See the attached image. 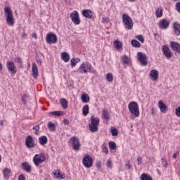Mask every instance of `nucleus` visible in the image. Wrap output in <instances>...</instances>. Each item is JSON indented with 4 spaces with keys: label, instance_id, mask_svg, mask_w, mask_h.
Here are the masks:
<instances>
[{
    "label": "nucleus",
    "instance_id": "nucleus-14",
    "mask_svg": "<svg viewBox=\"0 0 180 180\" xmlns=\"http://www.w3.org/2000/svg\"><path fill=\"white\" fill-rule=\"evenodd\" d=\"M162 51L164 56H165V57L167 58L168 59L172 57V53H171V51H169V48L168 47V46L163 45L162 48Z\"/></svg>",
    "mask_w": 180,
    "mask_h": 180
},
{
    "label": "nucleus",
    "instance_id": "nucleus-42",
    "mask_svg": "<svg viewBox=\"0 0 180 180\" xmlns=\"http://www.w3.org/2000/svg\"><path fill=\"white\" fill-rule=\"evenodd\" d=\"M109 147L110 150H116V148H117L116 143L113 141L109 142Z\"/></svg>",
    "mask_w": 180,
    "mask_h": 180
},
{
    "label": "nucleus",
    "instance_id": "nucleus-13",
    "mask_svg": "<svg viewBox=\"0 0 180 180\" xmlns=\"http://www.w3.org/2000/svg\"><path fill=\"white\" fill-rule=\"evenodd\" d=\"M53 174L58 179H65V174L60 169L53 170Z\"/></svg>",
    "mask_w": 180,
    "mask_h": 180
},
{
    "label": "nucleus",
    "instance_id": "nucleus-28",
    "mask_svg": "<svg viewBox=\"0 0 180 180\" xmlns=\"http://www.w3.org/2000/svg\"><path fill=\"white\" fill-rule=\"evenodd\" d=\"M99 118L97 117H95V115H91V123L93 124H96V126H99Z\"/></svg>",
    "mask_w": 180,
    "mask_h": 180
},
{
    "label": "nucleus",
    "instance_id": "nucleus-34",
    "mask_svg": "<svg viewBox=\"0 0 180 180\" xmlns=\"http://www.w3.org/2000/svg\"><path fill=\"white\" fill-rule=\"evenodd\" d=\"M82 101L83 103H88V102H89V96H88L86 94H82Z\"/></svg>",
    "mask_w": 180,
    "mask_h": 180
},
{
    "label": "nucleus",
    "instance_id": "nucleus-37",
    "mask_svg": "<svg viewBox=\"0 0 180 180\" xmlns=\"http://www.w3.org/2000/svg\"><path fill=\"white\" fill-rule=\"evenodd\" d=\"M162 7H159L155 11V15L157 18H162Z\"/></svg>",
    "mask_w": 180,
    "mask_h": 180
},
{
    "label": "nucleus",
    "instance_id": "nucleus-8",
    "mask_svg": "<svg viewBox=\"0 0 180 180\" xmlns=\"http://www.w3.org/2000/svg\"><path fill=\"white\" fill-rule=\"evenodd\" d=\"M70 19L74 25H79L81 23V20L79 19V14L78 11H73L70 14Z\"/></svg>",
    "mask_w": 180,
    "mask_h": 180
},
{
    "label": "nucleus",
    "instance_id": "nucleus-2",
    "mask_svg": "<svg viewBox=\"0 0 180 180\" xmlns=\"http://www.w3.org/2000/svg\"><path fill=\"white\" fill-rule=\"evenodd\" d=\"M4 15L6 17V22L7 25H8V26H13L15 25V18H13V13H12L11 7H5Z\"/></svg>",
    "mask_w": 180,
    "mask_h": 180
},
{
    "label": "nucleus",
    "instance_id": "nucleus-48",
    "mask_svg": "<svg viewBox=\"0 0 180 180\" xmlns=\"http://www.w3.org/2000/svg\"><path fill=\"white\" fill-rule=\"evenodd\" d=\"M162 164L163 167L165 168L168 167V162H167V160H165L164 158H162Z\"/></svg>",
    "mask_w": 180,
    "mask_h": 180
},
{
    "label": "nucleus",
    "instance_id": "nucleus-9",
    "mask_svg": "<svg viewBox=\"0 0 180 180\" xmlns=\"http://www.w3.org/2000/svg\"><path fill=\"white\" fill-rule=\"evenodd\" d=\"M72 143L73 150L75 151H79L81 149V143H79V139L78 137L74 136L70 139Z\"/></svg>",
    "mask_w": 180,
    "mask_h": 180
},
{
    "label": "nucleus",
    "instance_id": "nucleus-51",
    "mask_svg": "<svg viewBox=\"0 0 180 180\" xmlns=\"http://www.w3.org/2000/svg\"><path fill=\"white\" fill-rule=\"evenodd\" d=\"M15 63H18V64H22V58L18 57L15 59Z\"/></svg>",
    "mask_w": 180,
    "mask_h": 180
},
{
    "label": "nucleus",
    "instance_id": "nucleus-55",
    "mask_svg": "<svg viewBox=\"0 0 180 180\" xmlns=\"http://www.w3.org/2000/svg\"><path fill=\"white\" fill-rule=\"evenodd\" d=\"M179 152H176L173 155V158H177L179 157Z\"/></svg>",
    "mask_w": 180,
    "mask_h": 180
},
{
    "label": "nucleus",
    "instance_id": "nucleus-41",
    "mask_svg": "<svg viewBox=\"0 0 180 180\" xmlns=\"http://www.w3.org/2000/svg\"><path fill=\"white\" fill-rule=\"evenodd\" d=\"M131 44L134 47H140L141 46V44H140V42H139L136 39H133L131 41Z\"/></svg>",
    "mask_w": 180,
    "mask_h": 180
},
{
    "label": "nucleus",
    "instance_id": "nucleus-7",
    "mask_svg": "<svg viewBox=\"0 0 180 180\" xmlns=\"http://www.w3.org/2000/svg\"><path fill=\"white\" fill-rule=\"evenodd\" d=\"M82 162L86 168H91L94 164V160L89 155H85L82 159Z\"/></svg>",
    "mask_w": 180,
    "mask_h": 180
},
{
    "label": "nucleus",
    "instance_id": "nucleus-26",
    "mask_svg": "<svg viewBox=\"0 0 180 180\" xmlns=\"http://www.w3.org/2000/svg\"><path fill=\"white\" fill-rule=\"evenodd\" d=\"M114 47L117 50H120V49H122V47H123V44L122 43V41H120L119 40H115L114 41Z\"/></svg>",
    "mask_w": 180,
    "mask_h": 180
},
{
    "label": "nucleus",
    "instance_id": "nucleus-62",
    "mask_svg": "<svg viewBox=\"0 0 180 180\" xmlns=\"http://www.w3.org/2000/svg\"><path fill=\"white\" fill-rule=\"evenodd\" d=\"M0 126H4V120H0Z\"/></svg>",
    "mask_w": 180,
    "mask_h": 180
},
{
    "label": "nucleus",
    "instance_id": "nucleus-30",
    "mask_svg": "<svg viewBox=\"0 0 180 180\" xmlns=\"http://www.w3.org/2000/svg\"><path fill=\"white\" fill-rule=\"evenodd\" d=\"M141 180H153V177L146 173H143L141 176Z\"/></svg>",
    "mask_w": 180,
    "mask_h": 180
},
{
    "label": "nucleus",
    "instance_id": "nucleus-22",
    "mask_svg": "<svg viewBox=\"0 0 180 180\" xmlns=\"http://www.w3.org/2000/svg\"><path fill=\"white\" fill-rule=\"evenodd\" d=\"M173 29L176 36H179L180 34V25L178 22H174L173 25Z\"/></svg>",
    "mask_w": 180,
    "mask_h": 180
},
{
    "label": "nucleus",
    "instance_id": "nucleus-38",
    "mask_svg": "<svg viewBox=\"0 0 180 180\" xmlns=\"http://www.w3.org/2000/svg\"><path fill=\"white\" fill-rule=\"evenodd\" d=\"M106 81L108 82H113V74L112 73H108L105 76Z\"/></svg>",
    "mask_w": 180,
    "mask_h": 180
},
{
    "label": "nucleus",
    "instance_id": "nucleus-47",
    "mask_svg": "<svg viewBox=\"0 0 180 180\" xmlns=\"http://www.w3.org/2000/svg\"><path fill=\"white\" fill-rule=\"evenodd\" d=\"M136 39L141 41V43H144V37H143V35H139L136 37Z\"/></svg>",
    "mask_w": 180,
    "mask_h": 180
},
{
    "label": "nucleus",
    "instance_id": "nucleus-27",
    "mask_svg": "<svg viewBox=\"0 0 180 180\" xmlns=\"http://www.w3.org/2000/svg\"><path fill=\"white\" fill-rule=\"evenodd\" d=\"M89 129L90 130V131H92V133H95L98 131V125L90 123L89 125Z\"/></svg>",
    "mask_w": 180,
    "mask_h": 180
},
{
    "label": "nucleus",
    "instance_id": "nucleus-56",
    "mask_svg": "<svg viewBox=\"0 0 180 180\" xmlns=\"http://www.w3.org/2000/svg\"><path fill=\"white\" fill-rule=\"evenodd\" d=\"M137 162H138V165H140L141 164V158H137Z\"/></svg>",
    "mask_w": 180,
    "mask_h": 180
},
{
    "label": "nucleus",
    "instance_id": "nucleus-1",
    "mask_svg": "<svg viewBox=\"0 0 180 180\" xmlns=\"http://www.w3.org/2000/svg\"><path fill=\"white\" fill-rule=\"evenodd\" d=\"M77 72H80V74H87V72L96 74V70L92 68V65L89 62H84L80 65L77 70Z\"/></svg>",
    "mask_w": 180,
    "mask_h": 180
},
{
    "label": "nucleus",
    "instance_id": "nucleus-59",
    "mask_svg": "<svg viewBox=\"0 0 180 180\" xmlns=\"http://www.w3.org/2000/svg\"><path fill=\"white\" fill-rule=\"evenodd\" d=\"M32 37H33L34 39H37V34H36V33H33L32 34Z\"/></svg>",
    "mask_w": 180,
    "mask_h": 180
},
{
    "label": "nucleus",
    "instance_id": "nucleus-63",
    "mask_svg": "<svg viewBox=\"0 0 180 180\" xmlns=\"http://www.w3.org/2000/svg\"><path fill=\"white\" fill-rule=\"evenodd\" d=\"M3 67H2V63H0V70L2 71Z\"/></svg>",
    "mask_w": 180,
    "mask_h": 180
},
{
    "label": "nucleus",
    "instance_id": "nucleus-20",
    "mask_svg": "<svg viewBox=\"0 0 180 180\" xmlns=\"http://www.w3.org/2000/svg\"><path fill=\"white\" fill-rule=\"evenodd\" d=\"M150 77H151L153 81H157V79H158V71L152 70L150 72Z\"/></svg>",
    "mask_w": 180,
    "mask_h": 180
},
{
    "label": "nucleus",
    "instance_id": "nucleus-39",
    "mask_svg": "<svg viewBox=\"0 0 180 180\" xmlns=\"http://www.w3.org/2000/svg\"><path fill=\"white\" fill-rule=\"evenodd\" d=\"M110 133L113 136H117L118 134L117 129H116V127H112L110 129Z\"/></svg>",
    "mask_w": 180,
    "mask_h": 180
},
{
    "label": "nucleus",
    "instance_id": "nucleus-31",
    "mask_svg": "<svg viewBox=\"0 0 180 180\" xmlns=\"http://www.w3.org/2000/svg\"><path fill=\"white\" fill-rule=\"evenodd\" d=\"M49 115H51L52 116L59 117L63 116L64 115V112L63 111H52L49 112Z\"/></svg>",
    "mask_w": 180,
    "mask_h": 180
},
{
    "label": "nucleus",
    "instance_id": "nucleus-33",
    "mask_svg": "<svg viewBox=\"0 0 180 180\" xmlns=\"http://www.w3.org/2000/svg\"><path fill=\"white\" fill-rule=\"evenodd\" d=\"M80 61H81V59H79V58H72L70 60L72 67H75V65H77V63H79Z\"/></svg>",
    "mask_w": 180,
    "mask_h": 180
},
{
    "label": "nucleus",
    "instance_id": "nucleus-17",
    "mask_svg": "<svg viewBox=\"0 0 180 180\" xmlns=\"http://www.w3.org/2000/svg\"><path fill=\"white\" fill-rule=\"evenodd\" d=\"M32 76L34 79H37V77H39V69L37 68V65L36 63H32Z\"/></svg>",
    "mask_w": 180,
    "mask_h": 180
},
{
    "label": "nucleus",
    "instance_id": "nucleus-61",
    "mask_svg": "<svg viewBox=\"0 0 180 180\" xmlns=\"http://www.w3.org/2000/svg\"><path fill=\"white\" fill-rule=\"evenodd\" d=\"M22 37H23V38H25V39H26V37H27V34H26V33H23V34H22Z\"/></svg>",
    "mask_w": 180,
    "mask_h": 180
},
{
    "label": "nucleus",
    "instance_id": "nucleus-50",
    "mask_svg": "<svg viewBox=\"0 0 180 180\" xmlns=\"http://www.w3.org/2000/svg\"><path fill=\"white\" fill-rule=\"evenodd\" d=\"M102 151L105 154H108V153H109L108 147H106V146L103 147Z\"/></svg>",
    "mask_w": 180,
    "mask_h": 180
},
{
    "label": "nucleus",
    "instance_id": "nucleus-12",
    "mask_svg": "<svg viewBox=\"0 0 180 180\" xmlns=\"http://www.w3.org/2000/svg\"><path fill=\"white\" fill-rule=\"evenodd\" d=\"M25 146L27 148H33L34 147V141L32 136L29 135L27 136L25 139Z\"/></svg>",
    "mask_w": 180,
    "mask_h": 180
},
{
    "label": "nucleus",
    "instance_id": "nucleus-46",
    "mask_svg": "<svg viewBox=\"0 0 180 180\" xmlns=\"http://www.w3.org/2000/svg\"><path fill=\"white\" fill-rule=\"evenodd\" d=\"M175 9L176 11H177V12L179 13H180V2H177L176 4H175Z\"/></svg>",
    "mask_w": 180,
    "mask_h": 180
},
{
    "label": "nucleus",
    "instance_id": "nucleus-45",
    "mask_svg": "<svg viewBox=\"0 0 180 180\" xmlns=\"http://www.w3.org/2000/svg\"><path fill=\"white\" fill-rule=\"evenodd\" d=\"M33 130H35V134H39V130H40V127L39 125H35L34 127H33Z\"/></svg>",
    "mask_w": 180,
    "mask_h": 180
},
{
    "label": "nucleus",
    "instance_id": "nucleus-35",
    "mask_svg": "<svg viewBox=\"0 0 180 180\" xmlns=\"http://www.w3.org/2000/svg\"><path fill=\"white\" fill-rule=\"evenodd\" d=\"M82 113L84 116H87L88 113H89V106L88 105H85L82 108Z\"/></svg>",
    "mask_w": 180,
    "mask_h": 180
},
{
    "label": "nucleus",
    "instance_id": "nucleus-16",
    "mask_svg": "<svg viewBox=\"0 0 180 180\" xmlns=\"http://www.w3.org/2000/svg\"><path fill=\"white\" fill-rule=\"evenodd\" d=\"M170 46H171V49L174 51H176L177 53H180V44H179V43L175 42V41H171L170 42Z\"/></svg>",
    "mask_w": 180,
    "mask_h": 180
},
{
    "label": "nucleus",
    "instance_id": "nucleus-21",
    "mask_svg": "<svg viewBox=\"0 0 180 180\" xmlns=\"http://www.w3.org/2000/svg\"><path fill=\"white\" fill-rule=\"evenodd\" d=\"M47 141H49V139L46 136H41L39 138V143L41 146H46V144H47Z\"/></svg>",
    "mask_w": 180,
    "mask_h": 180
},
{
    "label": "nucleus",
    "instance_id": "nucleus-18",
    "mask_svg": "<svg viewBox=\"0 0 180 180\" xmlns=\"http://www.w3.org/2000/svg\"><path fill=\"white\" fill-rule=\"evenodd\" d=\"M158 106L162 113H167V105L162 101H158Z\"/></svg>",
    "mask_w": 180,
    "mask_h": 180
},
{
    "label": "nucleus",
    "instance_id": "nucleus-49",
    "mask_svg": "<svg viewBox=\"0 0 180 180\" xmlns=\"http://www.w3.org/2000/svg\"><path fill=\"white\" fill-rule=\"evenodd\" d=\"M109 22V18L108 17H104L102 18V22L103 23H108Z\"/></svg>",
    "mask_w": 180,
    "mask_h": 180
},
{
    "label": "nucleus",
    "instance_id": "nucleus-58",
    "mask_svg": "<svg viewBox=\"0 0 180 180\" xmlns=\"http://www.w3.org/2000/svg\"><path fill=\"white\" fill-rule=\"evenodd\" d=\"M63 122L65 124H68L70 123V121L67 119H64L63 120Z\"/></svg>",
    "mask_w": 180,
    "mask_h": 180
},
{
    "label": "nucleus",
    "instance_id": "nucleus-32",
    "mask_svg": "<svg viewBox=\"0 0 180 180\" xmlns=\"http://www.w3.org/2000/svg\"><path fill=\"white\" fill-rule=\"evenodd\" d=\"M102 116H103V119H105V120H109V119H110L109 112H108V110L106 109L103 110Z\"/></svg>",
    "mask_w": 180,
    "mask_h": 180
},
{
    "label": "nucleus",
    "instance_id": "nucleus-25",
    "mask_svg": "<svg viewBox=\"0 0 180 180\" xmlns=\"http://www.w3.org/2000/svg\"><path fill=\"white\" fill-rule=\"evenodd\" d=\"M22 169L25 171V172H32V167L27 162L22 163Z\"/></svg>",
    "mask_w": 180,
    "mask_h": 180
},
{
    "label": "nucleus",
    "instance_id": "nucleus-6",
    "mask_svg": "<svg viewBox=\"0 0 180 180\" xmlns=\"http://www.w3.org/2000/svg\"><path fill=\"white\" fill-rule=\"evenodd\" d=\"M46 161V155L44 153L37 154L33 158V162L36 167Z\"/></svg>",
    "mask_w": 180,
    "mask_h": 180
},
{
    "label": "nucleus",
    "instance_id": "nucleus-23",
    "mask_svg": "<svg viewBox=\"0 0 180 180\" xmlns=\"http://www.w3.org/2000/svg\"><path fill=\"white\" fill-rule=\"evenodd\" d=\"M121 60H122L123 64H125L126 65H129V64H130V63L131 61L130 60V58H129L126 55H123L122 56H121Z\"/></svg>",
    "mask_w": 180,
    "mask_h": 180
},
{
    "label": "nucleus",
    "instance_id": "nucleus-4",
    "mask_svg": "<svg viewBox=\"0 0 180 180\" xmlns=\"http://www.w3.org/2000/svg\"><path fill=\"white\" fill-rule=\"evenodd\" d=\"M122 23L125 29L127 30H131L133 29V20L129 15H122Z\"/></svg>",
    "mask_w": 180,
    "mask_h": 180
},
{
    "label": "nucleus",
    "instance_id": "nucleus-60",
    "mask_svg": "<svg viewBox=\"0 0 180 180\" xmlns=\"http://www.w3.org/2000/svg\"><path fill=\"white\" fill-rule=\"evenodd\" d=\"M37 63L39 64V65H41V60L39 59H37Z\"/></svg>",
    "mask_w": 180,
    "mask_h": 180
},
{
    "label": "nucleus",
    "instance_id": "nucleus-36",
    "mask_svg": "<svg viewBox=\"0 0 180 180\" xmlns=\"http://www.w3.org/2000/svg\"><path fill=\"white\" fill-rule=\"evenodd\" d=\"M60 104L62 105V108L63 109H67V108H68V102L65 98L60 99Z\"/></svg>",
    "mask_w": 180,
    "mask_h": 180
},
{
    "label": "nucleus",
    "instance_id": "nucleus-40",
    "mask_svg": "<svg viewBox=\"0 0 180 180\" xmlns=\"http://www.w3.org/2000/svg\"><path fill=\"white\" fill-rule=\"evenodd\" d=\"M48 127L50 131H54L56 130V125L51 122L48 123Z\"/></svg>",
    "mask_w": 180,
    "mask_h": 180
},
{
    "label": "nucleus",
    "instance_id": "nucleus-57",
    "mask_svg": "<svg viewBox=\"0 0 180 180\" xmlns=\"http://www.w3.org/2000/svg\"><path fill=\"white\" fill-rule=\"evenodd\" d=\"M22 101L23 102V103H26L27 101H26V96H24L22 97Z\"/></svg>",
    "mask_w": 180,
    "mask_h": 180
},
{
    "label": "nucleus",
    "instance_id": "nucleus-19",
    "mask_svg": "<svg viewBox=\"0 0 180 180\" xmlns=\"http://www.w3.org/2000/svg\"><path fill=\"white\" fill-rule=\"evenodd\" d=\"M82 13L84 18H87V19H92L93 13L91 10H83Z\"/></svg>",
    "mask_w": 180,
    "mask_h": 180
},
{
    "label": "nucleus",
    "instance_id": "nucleus-15",
    "mask_svg": "<svg viewBox=\"0 0 180 180\" xmlns=\"http://www.w3.org/2000/svg\"><path fill=\"white\" fill-rule=\"evenodd\" d=\"M169 27V22H168V20H167L166 19H163L160 21L159 22L160 29L165 30V29H168Z\"/></svg>",
    "mask_w": 180,
    "mask_h": 180
},
{
    "label": "nucleus",
    "instance_id": "nucleus-53",
    "mask_svg": "<svg viewBox=\"0 0 180 180\" xmlns=\"http://www.w3.org/2000/svg\"><path fill=\"white\" fill-rule=\"evenodd\" d=\"M125 169H131V165H130V163L125 164Z\"/></svg>",
    "mask_w": 180,
    "mask_h": 180
},
{
    "label": "nucleus",
    "instance_id": "nucleus-64",
    "mask_svg": "<svg viewBox=\"0 0 180 180\" xmlns=\"http://www.w3.org/2000/svg\"><path fill=\"white\" fill-rule=\"evenodd\" d=\"M129 2H134L136 0H128Z\"/></svg>",
    "mask_w": 180,
    "mask_h": 180
},
{
    "label": "nucleus",
    "instance_id": "nucleus-10",
    "mask_svg": "<svg viewBox=\"0 0 180 180\" xmlns=\"http://www.w3.org/2000/svg\"><path fill=\"white\" fill-rule=\"evenodd\" d=\"M6 67L9 72L11 74H16L18 72V69L15 66V63L13 61L8 60L6 63Z\"/></svg>",
    "mask_w": 180,
    "mask_h": 180
},
{
    "label": "nucleus",
    "instance_id": "nucleus-43",
    "mask_svg": "<svg viewBox=\"0 0 180 180\" xmlns=\"http://www.w3.org/2000/svg\"><path fill=\"white\" fill-rule=\"evenodd\" d=\"M107 168H110V169H112L113 168V164L112 163V161L110 160H108L107 161Z\"/></svg>",
    "mask_w": 180,
    "mask_h": 180
},
{
    "label": "nucleus",
    "instance_id": "nucleus-11",
    "mask_svg": "<svg viewBox=\"0 0 180 180\" xmlns=\"http://www.w3.org/2000/svg\"><path fill=\"white\" fill-rule=\"evenodd\" d=\"M137 57H138L139 61H140L142 65H146L147 64V56H146L145 53L141 52H138Z\"/></svg>",
    "mask_w": 180,
    "mask_h": 180
},
{
    "label": "nucleus",
    "instance_id": "nucleus-24",
    "mask_svg": "<svg viewBox=\"0 0 180 180\" xmlns=\"http://www.w3.org/2000/svg\"><path fill=\"white\" fill-rule=\"evenodd\" d=\"M61 59L65 62V63H68L70 61V55L67 52H63L61 53Z\"/></svg>",
    "mask_w": 180,
    "mask_h": 180
},
{
    "label": "nucleus",
    "instance_id": "nucleus-29",
    "mask_svg": "<svg viewBox=\"0 0 180 180\" xmlns=\"http://www.w3.org/2000/svg\"><path fill=\"white\" fill-rule=\"evenodd\" d=\"M3 175L4 179H8L9 176H11V169L5 168L3 171Z\"/></svg>",
    "mask_w": 180,
    "mask_h": 180
},
{
    "label": "nucleus",
    "instance_id": "nucleus-44",
    "mask_svg": "<svg viewBox=\"0 0 180 180\" xmlns=\"http://www.w3.org/2000/svg\"><path fill=\"white\" fill-rule=\"evenodd\" d=\"M96 167L98 169H102V162L101 160L98 161L96 164Z\"/></svg>",
    "mask_w": 180,
    "mask_h": 180
},
{
    "label": "nucleus",
    "instance_id": "nucleus-52",
    "mask_svg": "<svg viewBox=\"0 0 180 180\" xmlns=\"http://www.w3.org/2000/svg\"><path fill=\"white\" fill-rule=\"evenodd\" d=\"M176 115L180 117V106L176 108Z\"/></svg>",
    "mask_w": 180,
    "mask_h": 180
},
{
    "label": "nucleus",
    "instance_id": "nucleus-5",
    "mask_svg": "<svg viewBox=\"0 0 180 180\" xmlns=\"http://www.w3.org/2000/svg\"><path fill=\"white\" fill-rule=\"evenodd\" d=\"M45 40L48 44H56L58 41V38L54 32L46 34Z\"/></svg>",
    "mask_w": 180,
    "mask_h": 180
},
{
    "label": "nucleus",
    "instance_id": "nucleus-54",
    "mask_svg": "<svg viewBox=\"0 0 180 180\" xmlns=\"http://www.w3.org/2000/svg\"><path fill=\"white\" fill-rule=\"evenodd\" d=\"M18 180H25V176L23 174H20L18 176Z\"/></svg>",
    "mask_w": 180,
    "mask_h": 180
},
{
    "label": "nucleus",
    "instance_id": "nucleus-3",
    "mask_svg": "<svg viewBox=\"0 0 180 180\" xmlns=\"http://www.w3.org/2000/svg\"><path fill=\"white\" fill-rule=\"evenodd\" d=\"M128 109L131 115L139 117L140 116V110L139 108V104L136 102L132 101L128 105Z\"/></svg>",
    "mask_w": 180,
    "mask_h": 180
}]
</instances>
